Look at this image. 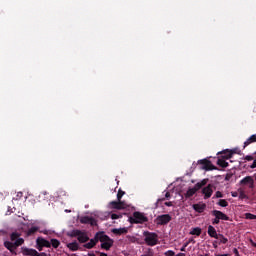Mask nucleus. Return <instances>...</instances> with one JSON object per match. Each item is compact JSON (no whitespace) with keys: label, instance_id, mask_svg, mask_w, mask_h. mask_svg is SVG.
<instances>
[{"label":"nucleus","instance_id":"1","mask_svg":"<svg viewBox=\"0 0 256 256\" xmlns=\"http://www.w3.org/2000/svg\"><path fill=\"white\" fill-rule=\"evenodd\" d=\"M10 239L11 241L4 242V247H6V249H8L10 253H15V249L25 243V240L23 238H19V233L17 232H13L10 236Z\"/></svg>","mask_w":256,"mask_h":256},{"label":"nucleus","instance_id":"2","mask_svg":"<svg viewBox=\"0 0 256 256\" xmlns=\"http://www.w3.org/2000/svg\"><path fill=\"white\" fill-rule=\"evenodd\" d=\"M143 236L146 245H148L149 247H154V245H157V241H159L158 236L155 232L145 231L143 233Z\"/></svg>","mask_w":256,"mask_h":256},{"label":"nucleus","instance_id":"3","mask_svg":"<svg viewBox=\"0 0 256 256\" xmlns=\"http://www.w3.org/2000/svg\"><path fill=\"white\" fill-rule=\"evenodd\" d=\"M100 242L102 249H105V251H109L113 247V240L107 235L100 237Z\"/></svg>","mask_w":256,"mask_h":256},{"label":"nucleus","instance_id":"4","mask_svg":"<svg viewBox=\"0 0 256 256\" xmlns=\"http://www.w3.org/2000/svg\"><path fill=\"white\" fill-rule=\"evenodd\" d=\"M205 183H207V181L202 180V182H198L197 184H195L193 188H189L185 194L186 197H193L199 191V189H201V187L205 185Z\"/></svg>","mask_w":256,"mask_h":256},{"label":"nucleus","instance_id":"5","mask_svg":"<svg viewBox=\"0 0 256 256\" xmlns=\"http://www.w3.org/2000/svg\"><path fill=\"white\" fill-rule=\"evenodd\" d=\"M146 221L147 217L141 212H134L133 217H130L131 223H145Z\"/></svg>","mask_w":256,"mask_h":256},{"label":"nucleus","instance_id":"6","mask_svg":"<svg viewBox=\"0 0 256 256\" xmlns=\"http://www.w3.org/2000/svg\"><path fill=\"white\" fill-rule=\"evenodd\" d=\"M43 247H51V242L43 237H38L36 239V249H38V251H43Z\"/></svg>","mask_w":256,"mask_h":256},{"label":"nucleus","instance_id":"7","mask_svg":"<svg viewBox=\"0 0 256 256\" xmlns=\"http://www.w3.org/2000/svg\"><path fill=\"white\" fill-rule=\"evenodd\" d=\"M74 236L77 237L79 243H87V241H89V236H87V233L81 232L80 230L74 231Z\"/></svg>","mask_w":256,"mask_h":256},{"label":"nucleus","instance_id":"8","mask_svg":"<svg viewBox=\"0 0 256 256\" xmlns=\"http://www.w3.org/2000/svg\"><path fill=\"white\" fill-rule=\"evenodd\" d=\"M156 220L158 225H167V223L171 221V215L169 214L159 215L157 216Z\"/></svg>","mask_w":256,"mask_h":256},{"label":"nucleus","instance_id":"9","mask_svg":"<svg viewBox=\"0 0 256 256\" xmlns=\"http://www.w3.org/2000/svg\"><path fill=\"white\" fill-rule=\"evenodd\" d=\"M80 223H83L84 225H91L93 227L97 225V220L93 217L83 216L80 218Z\"/></svg>","mask_w":256,"mask_h":256},{"label":"nucleus","instance_id":"10","mask_svg":"<svg viewBox=\"0 0 256 256\" xmlns=\"http://www.w3.org/2000/svg\"><path fill=\"white\" fill-rule=\"evenodd\" d=\"M212 215L213 217H217L220 221H229V216L219 210L212 211Z\"/></svg>","mask_w":256,"mask_h":256},{"label":"nucleus","instance_id":"11","mask_svg":"<svg viewBox=\"0 0 256 256\" xmlns=\"http://www.w3.org/2000/svg\"><path fill=\"white\" fill-rule=\"evenodd\" d=\"M241 185H248L250 189H253V186L255 185V180H253V177L246 176L240 181Z\"/></svg>","mask_w":256,"mask_h":256},{"label":"nucleus","instance_id":"12","mask_svg":"<svg viewBox=\"0 0 256 256\" xmlns=\"http://www.w3.org/2000/svg\"><path fill=\"white\" fill-rule=\"evenodd\" d=\"M204 199H209L213 195V185L209 184L208 186L202 189Z\"/></svg>","mask_w":256,"mask_h":256},{"label":"nucleus","instance_id":"13","mask_svg":"<svg viewBox=\"0 0 256 256\" xmlns=\"http://www.w3.org/2000/svg\"><path fill=\"white\" fill-rule=\"evenodd\" d=\"M112 233L114 235H126V233H129V228L123 227V228H113Z\"/></svg>","mask_w":256,"mask_h":256},{"label":"nucleus","instance_id":"14","mask_svg":"<svg viewBox=\"0 0 256 256\" xmlns=\"http://www.w3.org/2000/svg\"><path fill=\"white\" fill-rule=\"evenodd\" d=\"M206 207H207V205H205V204H194L192 206V208L194 209V211H196V213H203V211H205Z\"/></svg>","mask_w":256,"mask_h":256},{"label":"nucleus","instance_id":"15","mask_svg":"<svg viewBox=\"0 0 256 256\" xmlns=\"http://www.w3.org/2000/svg\"><path fill=\"white\" fill-rule=\"evenodd\" d=\"M208 235L214 239H217L218 235L217 230L212 225L208 226Z\"/></svg>","mask_w":256,"mask_h":256},{"label":"nucleus","instance_id":"16","mask_svg":"<svg viewBox=\"0 0 256 256\" xmlns=\"http://www.w3.org/2000/svg\"><path fill=\"white\" fill-rule=\"evenodd\" d=\"M111 205L113 206L114 209H127V205L124 204L123 202L113 201L111 202Z\"/></svg>","mask_w":256,"mask_h":256},{"label":"nucleus","instance_id":"17","mask_svg":"<svg viewBox=\"0 0 256 256\" xmlns=\"http://www.w3.org/2000/svg\"><path fill=\"white\" fill-rule=\"evenodd\" d=\"M24 255L39 256V252H37L35 249L26 248L24 249Z\"/></svg>","mask_w":256,"mask_h":256},{"label":"nucleus","instance_id":"18","mask_svg":"<svg viewBox=\"0 0 256 256\" xmlns=\"http://www.w3.org/2000/svg\"><path fill=\"white\" fill-rule=\"evenodd\" d=\"M251 143H256V134L251 135V136L244 142V147H247L248 145H251Z\"/></svg>","mask_w":256,"mask_h":256},{"label":"nucleus","instance_id":"19","mask_svg":"<svg viewBox=\"0 0 256 256\" xmlns=\"http://www.w3.org/2000/svg\"><path fill=\"white\" fill-rule=\"evenodd\" d=\"M68 249L70 251H78L79 250V244L77 242H71L67 244Z\"/></svg>","mask_w":256,"mask_h":256},{"label":"nucleus","instance_id":"20","mask_svg":"<svg viewBox=\"0 0 256 256\" xmlns=\"http://www.w3.org/2000/svg\"><path fill=\"white\" fill-rule=\"evenodd\" d=\"M97 245V239H91L88 243L84 245L86 249H93V247Z\"/></svg>","mask_w":256,"mask_h":256},{"label":"nucleus","instance_id":"21","mask_svg":"<svg viewBox=\"0 0 256 256\" xmlns=\"http://www.w3.org/2000/svg\"><path fill=\"white\" fill-rule=\"evenodd\" d=\"M190 235H196V237H199L201 235V228L195 227L190 230Z\"/></svg>","mask_w":256,"mask_h":256},{"label":"nucleus","instance_id":"22","mask_svg":"<svg viewBox=\"0 0 256 256\" xmlns=\"http://www.w3.org/2000/svg\"><path fill=\"white\" fill-rule=\"evenodd\" d=\"M217 165L225 168V167H229V162L225 161V159H218Z\"/></svg>","mask_w":256,"mask_h":256},{"label":"nucleus","instance_id":"23","mask_svg":"<svg viewBox=\"0 0 256 256\" xmlns=\"http://www.w3.org/2000/svg\"><path fill=\"white\" fill-rule=\"evenodd\" d=\"M216 239H218V241H220V243H223V245H225V243H227V241H229L227 238H225V236H223V234H218Z\"/></svg>","mask_w":256,"mask_h":256},{"label":"nucleus","instance_id":"24","mask_svg":"<svg viewBox=\"0 0 256 256\" xmlns=\"http://www.w3.org/2000/svg\"><path fill=\"white\" fill-rule=\"evenodd\" d=\"M51 245H52V247H54V249H57V247H59V245H61V242H59V240H57V239H51L50 246Z\"/></svg>","mask_w":256,"mask_h":256},{"label":"nucleus","instance_id":"25","mask_svg":"<svg viewBox=\"0 0 256 256\" xmlns=\"http://www.w3.org/2000/svg\"><path fill=\"white\" fill-rule=\"evenodd\" d=\"M218 205H219L220 207H228L229 202H227V200H225V199H220V200L218 201Z\"/></svg>","mask_w":256,"mask_h":256},{"label":"nucleus","instance_id":"26","mask_svg":"<svg viewBox=\"0 0 256 256\" xmlns=\"http://www.w3.org/2000/svg\"><path fill=\"white\" fill-rule=\"evenodd\" d=\"M37 231H39V227H37V226H32V227L28 230V235H33V233H37Z\"/></svg>","mask_w":256,"mask_h":256},{"label":"nucleus","instance_id":"27","mask_svg":"<svg viewBox=\"0 0 256 256\" xmlns=\"http://www.w3.org/2000/svg\"><path fill=\"white\" fill-rule=\"evenodd\" d=\"M224 156L223 158L224 159H231V157L233 156V153H231V151H225L223 152Z\"/></svg>","mask_w":256,"mask_h":256},{"label":"nucleus","instance_id":"28","mask_svg":"<svg viewBox=\"0 0 256 256\" xmlns=\"http://www.w3.org/2000/svg\"><path fill=\"white\" fill-rule=\"evenodd\" d=\"M191 243V241H187L183 244V246L180 248V251L183 253L186 251L187 247H189V244Z\"/></svg>","mask_w":256,"mask_h":256},{"label":"nucleus","instance_id":"29","mask_svg":"<svg viewBox=\"0 0 256 256\" xmlns=\"http://www.w3.org/2000/svg\"><path fill=\"white\" fill-rule=\"evenodd\" d=\"M125 195V192L123 190H119L117 194L118 201H121V197Z\"/></svg>","mask_w":256,"mask_h":256},{"label":"nucleus","instance_id":"30","mask_svg":"<svg viewBox=\"0 0 256 256\" xmlns=\"http://www.w3.org/2000/svg\"><path fill=\"white\" fill-rule=\"evenodd\" d=\"M164 255H166V256H175V251H173V250H168V251H166V252L164 253Z\"/></svg>","mask_w":256,"mask_h":256},{"label":"nucleus","instance_id":"31","mask_svg":"<svg viewBox=\"0 0 256 256\" xmlns=\"http://www.w3.org/2000/svg\"><path fill=\"white\" fill-rule=\"evenodd\" d=\"M246 219H251V220L256 219V215H253L251 213H246Z\"/></svg>","mask_w":256,"mask_h":256},{"label":"nucleus","instance_id":"32","mask_svg":"<svg viewBox=\"0 0 256 256\" xmlns=\"http://www.w3.org/2000/svg\"><path fill=\"white\" fill-rule=\"evenodd\" d=\"M220 221H221V220H220L218 217H215V218L212 220V223H213V225H219Z\"/></svg>","mask_w":256,"mask_h":256},{"label":"nucleus","instance_id":"33","mask_svg":"<svg viewBox=\"0 0 256 256\" xmlns=\"http://www.w3.org/2000/svg\"><path fill=\"white\" fill-rule=\"evenodd\" d=\"M120 217H121V214H115V213L111 214V219H120Z\"/></svg>","mask_w":256,"mask_h":256},{"label":"nucleus","instance_id":"34","mask_svg":"<svg viewBox=\"0 0 256 256\" xmlns=\"http://www.w3.org/2000/svg\"><path fill=\"white\" fill-rule=\"evenodd\" d=\"M215 197L217 199H221V197H223V193H221V191H217L216 194H215Z\"/></svg>","mask_w":256,"mask_h":256},{"label":"nucleus","instance_id":"35","mask_svg":"<svg viewBox=\"0 0 256 256\" xmlns=\"http://www.w3.org/2000/svg\"><path fill=\"white\" fill-rule=\"evenodd\" d=\"M245 160L246 161H253V156L247 155V156H245Z\"/></svg>","mask_w":256,"mask_h":256},{"label":"nucleus","instance_id":"36","mask_svg":"<svg viewBox=\"0 0 256 256\" xmlns=\"http://www.w3.org/2000/svg\"><path fill=\"white\" fill-rule=\"evenodd\" d=\"M250 169H256V159L253 161V163L250 165Z\"/></svg>","mask_w":256,"mask_h":256},{"label":"nucleus","instance_id":"37","mask_svg":"<svg viewBox=\"0 0 256 256\" xmlns=\"http://www.w3.org/2000/svg\"><path fill=\"white\" fill-rule=\"evenodd\" d=\"M23 197V192H18L16 195V199H21Z\"/></svg>","mask_w":256,"mask_h":256},{"label":"nucleus","instance_id":"38","mask_svg":"<svg viewBox=\"0 0 256 256\" xmlns=\"http://www.w3.org/2000/svg\"><path fill=\"white\" fill-rule=\"evenodd\" d=\"M165 198H166V199H170V198H171V194H170L169 192H166V193H165Z\"/></svg>","mask_w":256,"mask_h":256},{"label":"nucleus","instance_id":"39","mask_svg":"<svg viewBox=\"0 0 256 256\" xmlns=\"http://www.w3.org/2000/svg\"><path fill=\"white\" fill-rule=\"evenodd\" d=\"M166 207H172L173 203L172 202H165Z\"/></svg>","mask_w":256,"mask_h":256},{"label":"nucleus","instance_id":"40","mask_svg":"<svg viewBox=\"0 0 256 256\" xmlns=\"http://www.w3.org/2000/svg\"><path fill=\"white\" fill-rule=\"evenodd\" d=\"M250 243H251L252 247H256V243L253 241V239H250Z\"/></svg>","mask_w":256,"mask_h":256},{"label":"nucleus","instance_id":"41","mask_svg":"<svg viewBox=\"0 0 256 256\" xmlns=\"http://www.w3.org/2000/svg\"><path fill=\"white\" fill-rule=\"evenodd\" d=\"M175 256H187V255L183 252H180V253L176 254Z\"/></svg>","mask_w":256,"mask_h":256},{"label":"nucleus","instance_id":"42","mask_svg":"<svg viewBox=\"0 0 256 256\" xmlns=\"http://www.w3.org/2000/svg\"><path fill=\"white\" fill-rule=\"evenodd\" d=\"M237 192H232V197H237Z\"/></svg>","mask_w":256,"mask_h":256},{"label":"nucleus","instance_id":"43","mask_svg":"<svg viewBox=\"0 0 256 256\" xmlns=\"http://www.w3.org/2000/svg\"><path fill=\"white\" fill-rule=\"evenodd\" d=\"M188 241H190V243H195V240L193 239H189Z\"/></svg>","mask_w":256,"mask_h":256},{"label":"nucleus","instance_id":"44","mask_svg":"<svg viewBox=\"0 0 256 256\" xmlns=\"http://www.w3.org/2000/svg\"><path fill=\"white\" fill-rule=\"evenodd\" d=\"M216 256H227V254H218Z\"/></svg>","mask_w":256,"mask_h":256},{"label":"nucleus","instance_id":"45","mask_svg":"<svg viewBox=\"0 0 256 256\" xmlns=\"http://www.w3.org/2000/svg\"><path fill=\"white\" fill-rule=\"evenodd\" d=\"M65 213H71V210H67V209H66V210H65Z\"/></svg>","mask_w":256,"mask_h":256},{"label":"nucleus","instance_id":"46","mask_svg":"<svg viewBox=\"0 0 256 256\" xmlns=\"http://www.w3.org/2000/svg\"><path fill=\"white\" fill-rule=\"evenodd\" d=\"M158 201H165V199H164V198H162V199H159Z\"/></svg>","mask_w":256,"mask_h":256},{"label":"nucleus","instance_id":"47","mask_svg":"<svg viewBox=\"0 0 256 256\" xmlns=\"http://www.w3.org/2000/svg\"><path fill=\"white\" fill-rule=\"evenodd\" d=\"M43 195H47V192H43Z\"/></svg>","mask_w":256,"mask_h":256}]
</instances>
